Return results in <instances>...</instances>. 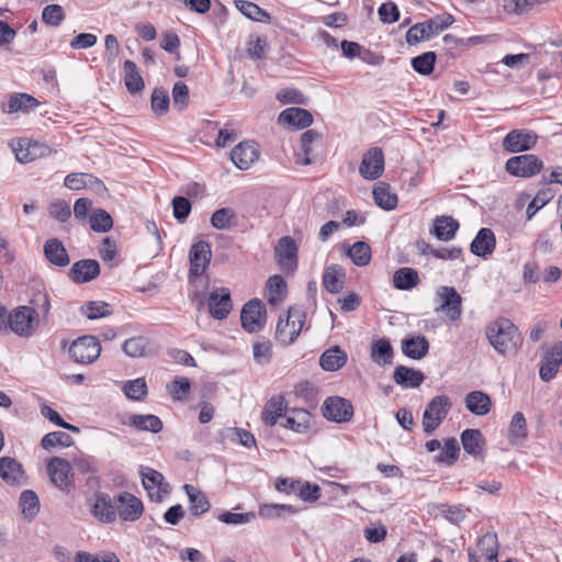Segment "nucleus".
Returning a JSON list of instances; mask_svg holds the SVG:
<instances>
[{"instance_id": "f257e3e1", "label": "nucleus", "mask_w": 562, "mask_h": 562, "mask_svg": "<svg viewBox=\"0 0 562 562\" xmlns=\"http://www.w3.org/2000/svg\"><path fill=\"white\" fill-rule=\"evenodd\" d=\"M485 335L494 350L506 358L515 357L522 347L519 328L506 317H497L485 327Z\"/></svg>"}, {"instance_id": "f03ea898", "label": "nucleus", "mask_w": 562, "mask_h": 562, "mask_svg": "<svg viewBox=\"0 0 562 562\" xmlns=\"http://www.w3.org/2000/svg\"><path fill=\"white\" fill-rule=\"evenodd\" d=\"M211 247L207 241L200 240L193 244L189 251L190 259V273H189V283L192 288L191 300L199 301L200 305L204 302V294L198 290L199 284L203 283L202 286H205L207 282H203L200 277L204 273L205 269L210 265L211 260Z\"/></svg>"}, {"instance_id": "7ed1b4c3", "label": "nucleus", "mask_w": 562, "mask_h": 562, "mask_svg": "<svg viewBox=\"0 0 562 562\" xmlns=\"http://www.w3.org/2000/svg\"><path fill=\"white\" fill-rule=\"evenodd\" d=\"M306 314L300 307H290L285 315H280L276 328V338L283 345H291L300 335L305 324Z\"/></svg>"}, {"instance_id": "20e7f679", "label": "nucleus", "mask_w": 562, "mask_h": 562, "mask_svg": "<svg viewBox=\"0 0 562 562\" xmlns=\"http://www.w3.org/2000/svg\"><path fill=\"white\" fill-rule=\"evenodd\" d=\"M68 352L76 363L91 364L100 357L101 345L97 337L86 335L75 339L69 346Z\"/></svg>"}, {"instance_id": "39448f33", "label": "nucleus", "mask_w": 562, "mask_h": 562, "mask_svg": "<svg viewBox=\"0 0 562 562\" xmlns=\"http://www.w3.org/2000/svg\"><path fill=\"white\" fill-rule=\"evenodd\" d=\"M451 401L447 395L435 396L426 406L423 415V428L426 434L434 432L447 417Z\"/></svg>"}, {"instance_id": "423d86ee", "label": "nucleus", "mask_w": 562, "mask_h": 562, "mask_svg": "<svg viewBox=\"0 0 562 562\" xmlns=\"http://www.w3.org/2000/svg\"><path fill=\"white\" fill-rule=\"evenodd\" d=\"M47 473L52 483L61 492L69 493L74 490V471L68 460L53 457L47 463Z\"/></svg>"}, {"instance_id": "0eeeda50", "label": "nucleus", "mask_w": 562, "mask_h": 562, "mask_svg": "<svg viewBox=\"0 0 562 562\" xmlns=\"http://www.w3.org/2000/svg\"><path fill=\"white\" fill-rule=\"evenodd\" d=\"M506 171L515 177L531 178L543 169V162L531 154L510 157L505 165Z\"/></svg>"}, {"instance_id": "6e6552de", "label": "nucleus", "mask_w": 562, "mask_h": 562, "mask_svg": "<svg viewBox=\"0 0 562 562\" xmlns=\"http://www.w3.org/2000/svg\"><path fill=\"white\" fill-rule=\"evenodd\" d=\"M439 306L436 312H442L450 321H458L462 313V299L453 286H440L437 290Z\"/></svg>"}, {"instance_id": "1a4fd4ad", "label": "nucleus", "mask_w": 562, "mask_h": 562, "mask_svg": "<svg viewBox=\"0 0 562 562\" xmlns=\"http://www.w3.org/2000/svg\"><path fill=\"white\" fill-rule=\"evenodd\" d=\"M8 323L14 334L30 337L35 331L38 321L32 315V311H29V306H19L10 313Z\"/></svg>"}, {"instance_id": "9d476101", "label": "nucleus", "mask_w": 562, "mask_h": 562, "mask_svg": "<svg viewBox=\"0 0 562 562\" xmlns=\"http://www.w3.org/2000/svg\"><path fill=\"white\" fill-rule=\"evenodd\" d=\"M274 254L280 269L285 273H292L297 267V246L290 236L279 239L274 247Z\"/></svg>"}, {"instance_id": "9b49d317", "label": "nucleus", "mask_w": 562, "mask_h": 562, "mask_svg": "<svg viewBox=\"0 0 562 562\" xmlns=\"http://www.w3.org/2000/svg\"><path fill=\"white\" fill-rule=\"evenodd\" d=\"M140 476L143 486L151 501L161 502L164 495L169 493V484L165 482L164 475L157 470L143 467L140 469Z\"/></svg>"}, {"instance_id": "f8f14e48", "label": "nucleus", "mask_w": 562, "mask_h": 562, "mask_svg": "<svg viewBox=\"0 0 562 562\" xmlns=\"http://www.w3.org/2000/svg\"><path fill=\"white\" fill-rule=\"evenodd\" d=\"M266 308L261 301L250 300L240 313L241 326L248 333L259 331L265 326Z\"/></svg>"}, {"instance_id": "ddd939ff", "label": "nucleus", "mask_w": 562, "mask_h": 562, "mask_svg": "<svg viewBox=\"0 0 562 562\" xmlns=\"http://www.w3.org/2000/svg\"><path fill=\"white\" fill-rule=\"evenodd\" d=\"M323 416L335 423H346L353 415V407L350 401L339 397H327L322 406Z\"/></svg>"}, {"instance_id": "4468645a", "label": "nucleus", "mask_w": 562, "mask_h": 562, "mask_svg": "<svg viewBox=\"0 0 562 562\" xmlns=\"http://www.w3.org/2000/svg\"><path fill=\"white\" fill-rule=\"evenodd\" d=\"M537 139L532 131L513 130L503 138L502 146L508 153L527 151L536 146Z\"/></svg>"}, {"instance_id": "2eb2a0df", "label": "nucleus", "mask_w": 562, "mask_h": 562, "mask_svg": "<svg viewBox=\"0 0 562 562\" xmlns=\"http://www.w3.org/2000/svg\"><path fill=\"white\" fill-rule=\"evenodd\" d=\"M384 171V155L381 148L367 150L359 166L360 175L368 180L378 179Z\"/></svg>"}, {"instance_id": "dca6fc26", "label": "nucleus", "mask_w": 562, "mask_h": 562, "mask_svg": "<svg viewBox=\"0 0 562 562\" xmlns=\"http://www.w3.org/2000/svg\"><path fill=\"white\" fill-rule=\"evenodd\" d=\"M207 304L213 318L218 321L226 318L233 308L229 289L217 288L212 291L207 299Z\"/></svg>"}, {"instance_id": "f3484780", "label": "nucleus", "mask_w": 562, "mask_h": 562, "mask_svg": "<svg viewBox=\"0 0 562 562\" xmlns=\"http://www.w3.org/2000/svg\"><path fill=\"white\" fill-rule=\"evenodd\" d=\"M116 515L125 521L137 520L143 513V503L134 495L122 492L115 497Z\"/></svg>"}, {"instance_id": "a211bd4d", "label": "nucleus", "mask_w": 562, "mask_h": 562, "mask_svg": "<svg viewBox=\"0 0 562 562\" xmlns=\"http://www.w3.org/2000/svg\"><path fill=\"white\" fill-rule=\"evenodd\" d=\"M259 158L258 146L252 142H243L231 151L233 164L240 170H247Z\"/></svg>"}, {"instance_id": "6ab92c4d", "label": "nucleus", "mask_w": 562, "mask_h": 562, "mask_svg": "<svg viewBox=\"0 0 562 562\" xmlns=\"http://www.w3.org/2000/svg\"><path fill=\"white\" fill-rule=\"evenodd\" d=\"M100 274V265L94 259L76 261L69 270V278L74 283H87Z\"/></svg>"}, {"instance_id": "aec40b11", "label": "nucleus", "mask_w": 562, "mask_h": 562, "mask_svg": "<svg viewBox=\"0 0 562 562\" xmlns=\"http://www.w3.org/2000/svg\"><path fill=\"white\" fill-rule=\"evenodd\" d=\"M92 515L101 522H113L116 519V503L106 493L99 492L95 494Z\"/></svg>"}, {"instance_id": "412c9836", "label": "nucleus", "mask_w": 562, "mask_h": 562, "mask_svg": "<svg viewBox=\"0 0 562 562\" xmlns=\"http://www.w3.org/2000/svg\"><path fill=\"white\" fill-rule=\"evenodd\" d=\"M562 363V341L548 350L541 361L539 374L542 381L552 380Z\"/></svg>"}, {"instance_id": "4be33fe9", "label": "nucleus", "mask_w": 562, "mask_h": 562, "mask_svg": "<svg viewBox=\"0 0 562 562\" xmlns=\"http://www.w3.org/2000/svg\"><path fill=\"white\" fill-rule=\"evenodd\" d=\"M278 122L292 128L302 130L313 123V115L302 108H288L279 114Z\"/></svg>"}, {"instance_id": "5701e85b", "label": "nucleus", "mask_w": 562, "mask_h": 562, "mask_svg": "<svg viewBox=\"0 0 562 562\" xmlns=\"http://www.w3.org/2000/svg\"><path fill=\"white\" fill-rule=\"evenodd\" d=\"M0 477L10 485H23L25 483L21 463L10 457L0 458Z\"/></svg>"}, {"instance_id": "b1692460", "label": "nucleus", "mask_w": 562, "mask_h": 562, "mask_svg": "<svg viewBox=\"0 0 562 562\" xmlns=\"http://www.w3.org/2000/svg\"><path fill=\"white\" fill-rule=\"evenodd\" d=\"M44 256L47 261L56 267H66L70 262L69 255L58 238H49L43 246Z\"/></svg>"}, {"instance_id": "393cba45", "label": "nucleus", "mask_w": 562, "mask_h": 562, "mask_svg": "<svg viewBox=\"0 0 562 562\" xmlns=\"http://www.w3.org/2000/svg\"><path fill=\"white\" fill-rule=\"evenodd\" d=\"M496 246L495 235L490 228H481L470 245L471 252L479 257L491 255Z\"/></svg>"}, {"instance_id": "a878e982", "label": "nucleus", "mask_w": 562, "mask_h": 562, "mask_svg": "<svg viewBox=\"0 0 562 562\" xmlns=\"http://www.w3.org/2000/svg\"><path fill=\"white\" fill-rule=\"evenodd\" d=\"M322 139V135L315 130H307L301 136V149L302 154L296 155V164L299 165H311L316 154L314 151L313 145L318 143Z\"/></svg>"}, {"instance_id": "bb28decb", "label": "nucleus", "mask_w": 562, "mask_h": 562, "mask_svg": "<svg viewBox=\"0 0 562 562\" xmlns=\"http://www.w3.org/2000/svg\"><path fill=\"white\" fill-rule=\"evenodd\" d=\"M183 490L188 495L190 502L189 510L192 516L199 517L210 510L211 504L205 493L191 484H184Z\"/></svg>"}, {"instance_id": "cd10ccee", "label": "nucleus", "mask_w": 562, "mask_h": 562, "mask_svg": "<svg viewBox=\"0 0 562 562\" xmlns=\"http://www.w3.org/2000/svg\"><path fill=\"white\" fill-rule=\"evenodd\" d=\"M429 350V342L425 336L416 335L402 340L403 353L415 360L423 359Z\"/></svg>"}, {"instance_id": "c85d7f7f", "label": "nucleus", "mask_w": 562, "mask_h": 562, "mask_svg": "<svg viewBox=\"0 0 562 562\" xmlns=\"http://www.w3.org/2000/svg\"><path fill=\"white\" fill-rule=\"evenodd\" d=\"M393 379L396 384L403 387L416 389L424 382L425 375L422 371L405 366H398L394 370Z\"/></svg>"}, {"instance_id": "c756f323", "label": "nucleus", "mask_w": 562, "mask_h": 562, "mask_svg": "<svg viewBox=\"0 0 562 562\" xmlns=\"http://www.w3.org/2000/svg\"><path fill=\"white\" fill-rule=\"evenodd\" d=\"M126 424L138 431H149L153 434H158L162 429L161 419L154 414H132L128 416Z\"/></svg>"}, {"instance_id": "7c9ffc66", "label": "nucleus", "mask_w": 562, "mask_h": 562, "mask_svg": "<svg viewBox=\"0 0 562 562\" xmlns=\"http://www.w3.org/2000/svg\"><path fill=\"white\" fill-rule=\"evenodd\" d=\"M461 442L464 451L474 458L481 457L485 446V439L479 429H465L461 434Z\"/></svg>"}, {"instance_id": "2f4dec72", "label": "nucleus", "mask_w": 562, "mask_h": 562, "mask_svg": "<svg viewBox=\"0 0 562 562\" xmlns=\"http://www.w3.org/2000/svg\"><path fill=\"white\" fill-rule=\"evenodd\" d=\"M465 407L474 415L484 416L492 408L491 397L482 391H472L464 398Z\"/></svg>"}, {"instance_id": "473e14b6", "label": "nucleus", "mask_w": 562, "mask_h": 562, "mask_svg": "<svg viewBox=\"0 0 562 562\" xmlns=\"http://www.w3.org/2000/svg\"><path fill=\"white\" fill-rule=\"evenodd\" d=\"M370 357L379 366H389L393 363L394 351L391 342L385 338L373 340Z\"/></svg>"}, {"instance_id": "72a5a7b5", "label": "nucleus", "mask_w": 562, "mask_h": 562, "mask_svg": "<svg viewBox=\"0 0 562 562\" xmlns=\"http://www.w3.org/2000/svg\"><path fill=\"white\" fill-rule=\"evenodd\" d=\"M122 350L131 358L147 357L153 353L150 340L144 336L126 339L122 346Z\"/></svg>"}, {"instance_id": "f704fd0d", "label": "nucleus", "mask_w": 562, "mask_h": 562, "mask_svg": "<svg viewBox=\"0 0 562 562\" xmlns=\"http://www.w3.org/2000/svg\"><path fill=\"white\" fill-rule=\"evenodd\" d=\"M14 151L15 157L20 162H29L37 158L48 156L52 153V149L46 144L29 142L25 148L20 144V148L14 149Z\"/></svg>"}, {"instance_id": "c9c22d12", "label": "nucleus", "mask_w": 562, "mask_h": 562, "mask_svg": "<svg viewBox=\"0 0 562 562\" xmlns=\"http://www.w3.org/2000/svg\"><path fill=\"white\" fill-rule=\"evenodd\" d=\"M345 269L338 265L327 267L323 274V284L330 293H338L345 283Z\"/></svg>"}, {"instance_id": "e433bc0d", "label": "nucleus", "mask_w": 562, "mask_h": 562, "mask_svg": "<svg viewBox=\"0 0 562 562\" xmlns=\"http://www.w3.org/2000/svg\"><path fill=\"white\" fill-rule=\"evenodd\" d=\"M286 408L282 395L271 397L265 405L261 418L267 426H274Z\"/></svg>"}, {"instance_id": "4c0bfd02", "label": "nucleus", "mask_w": 562, "mask_h": 562, "mask_svg": "<svg viewBox=\"0 0 562 562\" xmlns=\"http://www.w3.org/2000/svg\"><path fill=\"white\" fill-rule=\"evenodd\" d=\"M290 488L304 502L314 503L321 497V487L315 483L293 480L290 483Z\"/></svg>"}, {"instance_id": "58836bf2", "label": "nucleus", "mask_w": 562, "mask_h": 562, "mask_svg": "<svg viewBox=\"0 0 562 562\" xmlns=\"http://www.w3.org/2000/svg\"><path fill=\"white\" fill-rule=\"evenodd\" d=\"M373 199L378 206L391 211L397 205V195L391 191L390 184L379 182L373 189Z\"/></svg>"}, {"instance_id": "ea45409f", "label": "nucleus", "mask_w": 562, "mask_h": 562, "mask_svg": "<svg viewBox=\"0 0 562 562\" xmlns=\"http://www.w3.org/2000/svg\"><path fill=\"white\" fill-rule=\"evenodd\" d=\"M453 22L454 18L451 14L443 13L420 22V25L425 29L426 38L430 40L448 29Z\"/></svg>"}, {"instance_id": "a19ab883", "label": "nucleus", "mask_w": 562, "mask_h": 562, "mask_svg": "<svg viewBox=\"0 0 562 562\" xmlns=\"http://www.w3.org/2000/svg\"><path fill=\"white\" fill-rule=\"evenodd\" d=\"M347 362V355L339 347L326 350L319 359V364L325 371L334 372L342 368Z\"/></svg>"}, {"instance_id": "79ce46f5", "label": "nucleus", "mask_w": 562, "mask_h": 562, "mask_svg": "<svg viewBox=\"0 0 562 562\" xmlns=\"http://www.w3.org/2000/svg\"><path fill=\"white\" fill-rule=\"evenodd\" d=\"M459 223L451 216H439L434 222V234L440 240H450L454 237Z\"/></svg>"}, {"instance_id": "37998d69", "label": "nucleus", "mask_w": 562, "mask_h": 562, "mask_svg": "<svg viewBox=\"0 0 562 562\" xmlns=\"http://www.w3.org/2000/svg\"><path fill=\"white\" fill-rule=\"evenodd\" d=\"M124 83L128 92L137 93L144 89V80L138 72L137 66L132 60L124 61Z\"/></svg>"}, {"instance_id": "c03bdc74", "label": "nucleus", "mask_w": 562, "mask_h": 562, "mask_svg": "<svg viewBox=\"0 0 562 562\" xmlns=\"http://www.w3.org/2000/svg\"><path fill=\"white\" fill-rule=\"evenodd\" d=\"M312 416L304 409H294L291 416L285 419L284 427L297 434H305L311 428Z\"/></svg>"}, {"instance_id": "a18cd8bd", "label": "nucleus", "mask_w": 562, "mask_h": 562, "mask_svg": "<svg viewBox=\"0 0 562 562\" xmlns=\"http://www.w3.org/2000/svg\"><path fill=\"white\" fill-rule=\"evenodd\" d=\"M394 286L398 290H412L419 283V277L413 268H400L393 274Z\"/></svg>"}, {"instance_id": "49530a36", "label": "nucleus", "mask_w": 562, "mask_h": 562, "mask_svg": "<svg viewBox=\"0 0 562 562\" xmlns=\"http://www.w3.org/2000/svg\"><path fill=\"white\" fill-rule=\"evenodd\" d=\"M235 5L248 19L256 22L270 23V14L256 3L247 0H235Z\"/></svg>"}, {"instance_id": "de8ad7c7", "label": "nucleus", "mask_w": 562, "mask_h": 562, "mask_svg": "<svg viewBox=\"0 0 562 562\" xmlns=\"http://www.w3.org/2000/svg\"><path fill=\"white\" fill-rule=\"evenodd\" d=\"M268 302L278 305L286 294V282L280 274L272 276L267 281Z\"/></svg>"}, {"instance_id": "09e8293b", "label": "nucleus", "mask_w": 562, "mask_h": 562, "mask_svg": "<svg viewBox=\"0 0 562 562\" xmlns=\"http://www.w3.org/2000/svg\"><path fill=\"white\" fill-rule=\"evenodd\" d=\"M37 99L27 93H15L10 97L8 102V111L13 112H30L38 106Z\"/></svg>"}, {"instance_id": "8fccbe9b", "label": "nucleus", "mask_w": 562, "mask_h": 562, "mask_svg": "<svg viewBox=\"0 0 562 562\" xmlns=\"http://www.w3.org/2000/svg\"><path fill=\"white\" fill-rule=\"evenodd\" d=\"M32 306H29V311H32V315L38 321L40 318L47 319L50 302L46 292H35L30 301Z\"/></svg>"}, {"instance_id": "3c124183", "label": "nucleus", "mask_w": 562, "mask_h": 562, "mask_svg": "<svg viewBox=\"0 0 562 562\" xmlns=\"http://www.w3.org/2000/svg\"><path fill=\"white\" fill-rule=\"evenodd\" d=\"M74 443V438L65 431L48 432L41 440V446L45 450H52L56 447L68 448Z\"/></svg>"}, {"instance_id": "603ef678", "label": "nucleus", "mask_w": 562, "mask_h": 562, "mask_svg": "<svg viewBox=\"0 0 562 562\" xmlns=\"http://www.w3.org/2000/svg\"><path fill=\"white\" fill-rule=\"evenodd\" d=\"M254 360L259 366L270 363L272 359V342L266 337H259L252 345Z\"/></svg>"}, {"instance_id": "864d4df0", "label": "nucleus", "mask_w": 562, "mask_h": 562, "mask_svg": "<svg viewBox=\"0 0 562 562\" xmlns=\"http://www.w3.org/2000/svg\"><path fill=\"white\" fill-rule=\"evenodd\" d=\"M20 507L27 519H33L40 510V501L35 492L25 490L20 495Z\"/></svg>"}, {"instance_id": "5fc2aeb1", "label": "nucleus", "mask_w": 562, "mask_h": 562, "mask_svg": "<svg viewBox=\"0 0 562 562\" xmlns=\"http://www.w3.org/2000/svg\"><path fill=\"white\" fill-rule=\"evenodd\" d=\"M527 438V423L521 412L515 413L509 426V439L512 443H519Z\"/></svg>"}, {"instance_id": "6e6d98bb", "label": "nucleus", "mask_w": 562, "mask_h": 562, "mask_svg": "<svg viewBox=\"0 0 562 562\" xmlns=\"http://www.w3.org/2000/svg\"><path fill=\"white\" fill-rule=\"evenodd\" d=\"M437 55L435 52H426L412 58V67L419 75L427 76L434 71Z\"/></svg>"}, {"instance_id": "4d7b16f0", "label": "nucleus", "mask_w": 562, "mask_h": 562, "mask_svg": "<svg viewBox=\"0 0 562 562\" xmlns=\"http://www.w3.org/2000/svg\"><path fill=\"white\" fill-rule=\"evenodd\" d=\"M352 262L358 267L367 266L371 260V248L364 241H356L348 250Z\"/></svg>"}, {"instance_id": "13d9d810", "label": "nucleus", "mask_w": 562, "mask_h": 562, "mask_svg": "<svg viewBox=\"0 0 562 562\" xmlns=\"http://www.w3.org/2000/svg\"><path fill=\"white\" fill-rule=\"evenodd\" d=\"M236 223V214L232 209L222 207L211 216V224L216 229H227Z\"/></svg>"}, {"instance_id": "bf43d9fd", "label": "nucleus", "mask_w": 562, "mask_h": 562, "mask_svg": "<svg viewBox=\"0 0 562 562\" xmlns=\"http://www.w3.org/2000/svg\"><path fill=\"white\" fill-rule=\"evenodd\" d=\"M122 390L127 398L140 401L147 394V384L144 378H137L126 381Z\"/></svg>"}, {"instance_id": "052dcab7", "label": "nucleus", "mask_w": 562, "mask_h": 562, "mask_svg": "<svg viewBox=\"0 0 562 562\" xmlns=\"http://www.w3.org/2000/svg\"><path fill=\"white\" fill-rule=\"evenodd\" d=\"M112 226L113 220L111 215L102 209L95 210L90 216V227L94 232L105 233L110 231Z\"/></svg>"}, {"instance_id": "680f3d73", "label": "nucleus", "mask_w": 562, "mask_h": 562, "mask_svg": "<svg viewBox=\"0 0 562 562\" xmlns=\"http://www.w3.org/2000/svg\"><path fill=\"white\" fill-rule=\"evenodd\" d=\"M170 98L164 88H155L151 93V109L157 115H164L169 109Z\"/></svg>"}, {"instance_id": "e2e57ef3", "label": "nucleus", "mask_w": 562, "mask_h": 562, "mask_svg": "<svg viewBox=\"0 0 562 562\" xmlns=\"http://www.w3.org/2000/svg\"><path fill=\"white\" fill-rule=\"evenodd\" d=\"M75 562H120V559L114 552L110 551H101L95 554L78 551L75 557Z\"/></svg>"}, {"instance_id": "0e129e2a", "label": "nucleus", "mask_w": 562, "mask_h": 562, "mask_svg": "<svg viewBox=\"0 0 562 562\" xmlns=\"http://www.w3.org/2000/svg\"><path fill=\"white\" fill-rule=\"evenodd\" d=\"M477 548L485 558H497L498 541L496 533L487 532L483 535L477 541Z\"/></svg>"}, {"instance_id": "69168bd1", "label": "nucleus", "mask_w": 562, "mask_h": 562, "mask_svg": "<svg viewBox=\"0 0 562 562\" xmlns=\"http://www.w3.org/2000/svg\"><path fill=\"white\" fill-rule=\"evenodd\" d=\"M81 313L89 319H97L109 316L111 311L108 303L91 301L81 306Z\"/></svg>"}, {"instance_id": "338daca9", "label": "nucleus", "mask_w": 562, "mask_h": 562, "mask_svg": "<svg viewBox=\"0 0 562 562\" xmlns=\"http://www.w3.org/2000/svg\"><path fill=\"white\" fill-rule=\"evenodd\" d=\"M553 196L554 194L550 189L540 190L527 206V218L531 220Z\"/></svg>"}, {"instance_id": "774afa93", "label": "nucleus", "mask_w": 562, "mask_h": 562, "mask_svg": "<svg viewBox=\"0 0 562 562\" xmlns=\"http://www.w3.org/2000/svg\"><path fill=\"white\" fill-rule=\"evenodd\" d=\"M42 19L48 25L58 26L65 19L64 9L59 4H48L42 12Z\"/></svg>"}]
</instances>
